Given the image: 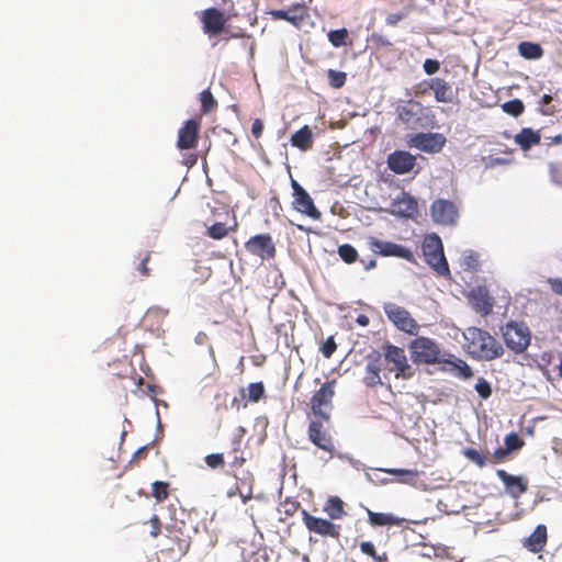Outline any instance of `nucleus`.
Masks as SVG:
<instances>
[{
    "instance_id": "f3484780",
    "label": "nucleus",
    "mask_w": 562,
    "mask_h": 562,
    "mask_svg": "<svg viewBox=\"0 0 562 562\" xmlns=\"http://www.w3.org/2000/svg\"><path fill=\"white\" fill-rule=\"evenodd\" d=\"M201 122L190 119L184 122L178 132L177 148L180 150L193 149L198 145Z\"/></svg>"
},
{
    "instance_id": "7c9ffc66",
    "label": "nucleus",
    "mask_w": 562,
    "mask_h": 562,
    "mask_svg": "<svg viewBox=\"0 0 562 562\" xmlns=\"http://www.w3.org/2000/svg\"><path fill=\"white\" fill-rule=\"evenodd\" d=\"M291 144L301 150H307L313 145V133L307 125H304L291 136Z\"/></svg>"
},
{
    "instance_id": "09e8293b",
    "label": "nucleus",
    "mask_w": 562,
    "mask_h": 562,
    "mask_svg": "<svg viewBox=\"0 0 562 562\" xmlns=\"http://www.w3.org/2000/svg\"><path fill=\"white\" fill-rule=\"evenodd\" d=\"M362 553L371 557L375 562H382V558L378 555L374 544L371 541H363L360 543Z\"/></svg>"
},
{
    "instance_id": "69168bd1",
    "label": "nucleus",
    "mask_w": 562,
    "mask_h": 562,
    "mask_svg": "<svg viewBox=\"0 0 562 562\" xmlns=\"http://www.w3.org/2000/svg\"><path fill=\"white\" fill-rule=\"evenodd\" d=\"M300 508V503L299 502H293L291 503V507H289V509L285 510V513L288 515H292L294 512H296L297 509Z\"/></svg>"
},
{
    "instance_id": "a211bd4d",
    "label": "nucleus",
    "mask_w": 562,
    "mask_h": 562,
    "mask_svg": "<svg viewBox=\"0 0 562 562\" xmlns=\"http://www.w3.org/2000/svg\"><path fill=\"white\" fill-rule=\"evenodd\" d=\"M446 144V137L440 133H418L412 138V145L423 151L439 153Z\"/></svg>"
},
{
    "instance_id": "3c124183",
    "label": "nucleus",
    "mask_w": 562,
    "mask_h": 562,
    "mask_svg": "<svg viewBox=\"0 0 562 562\" xmlns=\"http://www.w3.org/2000/svg\"><path fill=\"white\" fill-rule=\"evenodd\" d=\"M149 525H150V536L153 538H157L160 532H161V522H160V519L157 515H153L149 519Z\"/></svg>"
},
{
    "instance_id": "20e7f679",
    "label": "nucleus",
    "mask_w": 562,
    "mask_h": 562,
    "mask_svg": "<svg viewBox=\"0 0 562 562\" xmlns=\"http://www.w3.org/2000/svg\"><path fill=\"white\" fill-rule=\"evenodd\" d=\"M506 347L515 353H522L530 345L531 331L522 322L510 321L502 327Z\"/></svg>"
},
{
    "instance_id": "a878e982",
    "label": "nucleus",
    "mask_w": 562,
    "mask_h": 562,
    "mask_svg": "<svg viewBox=\"0 0 562 562\" xmlns=\"http://www.w3.org/2000/svg\"><path fill=\"white\" fill-rule=\"evenodd\" d=\"M228 457V467L234 476H236L235 471L243 468L246 463V458L244 457V451L241 450V436L235 437L232 440L231 449L227 451Z\"/></svg>"
},
{
    "instance_id": "4c0bfd02",
    "label": "nucleus",
    "mask_w": 562,
    "mask_h": 562,
    "mask_svg": "<svg viewBox=\"0 0 562 562\" xmlns=\"http://www.w3.org/2000/svg\"><path fill=\"white\" fill-rule=\"evenodd\" d=\"M348 36V31L345 27L334 30L328 33V40L335 47L345 46L347 44Z\"/></svg>"
},
{
    "instance_id": "c9c22d12",
    "label": "nucleus",
    "mask_w": 562,
    "mask_h": 562,
    "mask_svg": "<svg viewBox=\"0 0 562 562\" xmlns=\"http://www.w3.org/2000/svg\"><path fill=\"white\" fill-rule=\"evenodd\" d=\"M170 484L165 481H155L151 484V496L157 503H162L169 497Z\"/></svg>"
},
{
    "instance_id": "aec40b11",
    "label": "nucleus",
    "mask_w": 562,
    "mask_h": 562,
    "mask_svg": "<svg viewBox=\"0 0 562 562\" xmlns=\"http://www.w3.org/2000/svg\"><path fill=\"white\" fill-rule=\"evenodd\" d=\"M496 475L503 482L506 493L513 498H519L528 490V480L524 476L512 475L503 469H498Z\"/></svg>"
},
{
    "instance_id": "473e14b6",
    "label": "nucleus",
    "mask_w": 562,
    "mask_h": 562,
    "mask_svg": "<svg viewBox=\"0 0 562 562\" xmlns=\"http://www.w3.org/2000/svg\"><path fill=\"white\" fill-rule=\"evenodd\" d=\"M518 52L526 59H539L543 56L542 47L532 42H521L518 45Z\"/></svg>"
},
{
    "instance_id": "39448f33",
    "label": "nucleus",
    "mask_w": 562,
    "mask_h": 562,
    "mask_svg": "<svg viewBox=\"0 0 562 562\" xmlns=\"http://www.w3.org/2000/svg\"><path fill=\"white\" fill-rule=\"evenodd\" d=\"M336 380L325 382L311 397V409L315 417L330 422Z\"/></svg>"
},
{
    "instance_id": "6ab92c4d",
    "label": "nucleus",
    "mask_w": 562,
    "mask_h": 562,
    "mask_svg": "<svg viewBox=\"0 0 562 562\" xmlns=\"http://www.w3.org/2000/svg\"><path fill=\"white\" fill-rule=\"evenodd\" d=\"M269 14L273 20H284L296 27L308 16L307 8L302 3H294L286 10H271Z\"/></svg>"
},
{
    "instance_id": "c85d7f7f",
    "label": "nucleus",
    "mask_w": 562,
    "mask_h": 562,
    "mask_svg": "<svg viewBox=\"0 0 562 562\" xmlns=\"http://www.w3.org/2000/svg\"><path fill=\"white\" fill-rule=\"evenodd\" d=\"M367 514L369 524L376 527L401 526L404 521L403 518H397L392 514L375 513L370 509H367Z\"/></svg>"
},
{
    "instance_id": "a19ab883",
    "label": "nucleus",
    "mask_w": 562,
    "mask_h": 562,
    "mask_svg": "<svg viewBox=\"0 0 562 562\" xmlns=\"http://www.w3.org/2000/svg\"><path fill=\"white\" fill-rule=\"evenodd\" d=\"M502 108L504 112L515 117L521 115L525 110L524 102L519 99L507 101L502 105Z\"/></svg>"
},
{
    "instance_id": "1a4fd4ad",
    "label": "nucleus",
    "mask_w": 562,
    "mask_h": 562,
    "mask_svg": "<svg viewBox=\"0 0 562 562\" xmlns=\"http://www.w3.org/2000/svg\"><path fill=\"white\" fill-rule=\"evenodd\" d=\"M324 423L326 422L318 417H315V419L311 420L307 428V437L308 440L318 449L333 454L335 451L334 439L328 429L325 427Z\"/></svg>"
},
{
    "instance_id": "7ed1b4c3",
    "label": "nucleus",
    "mask_w": 562,
    "mask_h": 562,
    "mask_svg": "<svg viewBox=\"0 0 562 562\" xmlns=\"http://www.w3.org/2000/svg\"><path fill=\"white\" fill-rule=\"evenodd\" d=\"M408 349L414 363L436 364L445 360L439 345L428 337L415 338L411 341Z\"/></svg>"
},
{
    "instance_id": "603ef678",
    "label": "nucleus",
    "mask_w": 562,
    "mask_h": 562,
    "mask_svg": "<svg viewBox=\"0 0 562 562\" xmlns=\"http://www.w3.org/2000/svg\"><path fill=\"white\" fill-rule=\"evenodd\" d=\"M423 68L427 75H434L439 70L440 63L436 59L428 58L424 61Z\"/></svg>"
},
{
    "instance_id": "c03bdc74",
    "label": "nucleus",
    "mask_w": 562,
    "mask_h": 562,
    "mask_svg": "<svg viewBox=\"0 0 562 562\" xmlns=\"http://www.w3.org/2000/svg\"><path fill=\"white\" fill-rule=\"evenodd\" d=\"M327 77L329 80V85L335 89H339L342 86H345L346 80H347L346 72L334 70V69H329L327 71Z\"/></svg>"
},
{
    "instance_id": "72a5a7b5",
    "label": "nucleus",
    "mask_w": 562,
    "mask_h": 562,
    "mask_svg": "<svg viewBox=\"0 0 562 562\" xmlns=\"http://www.w3.org/2000/svg\"><path fill=\"white\" fill-rule=\"evenodd\" d=\"M462 454L472 463L479 468L487 465L490 459L486 453L481 452L472 447H467L462 450Z\"/></svg>"
},
{
    "instance_id": "6e6d98bb",
    "label": "nucleus",
    "mask_w": 562,
    "mask_h": 562,
    "mask_svg": "<svg viewBox=\"0 0 562 562\" xmlns=\"http://www.w3.org/2000/svg\"><path fill=\"white\" fill-rule=\"evenodd\" d=\"M405 16H406V14L402 13V12L391 13L386 16L385 22L387 25L395 26Z\"/></svg>"
},
{
    "instance_id": "338daca9",
    "label": "nucleus",
    "mask_w": 562,
    "mask_h": 562,
    "mask_svg": "<svg viewBox=\"0 0 562 562\" xmlns=\"http://www.w3.org/2000/svg\"><path fill=\"white\" fill-rule=\"evenodd\" d=\"M542 113L544 115H552L555 113V109L554 108H551V109H546V110H542Z\"/></svg>"
},
{
    "instance_id": "774afa93",
    "label": "nucleus",
    "mask_w": 562,
    "mask_h": 562,
    "mask_svg": "<svg viewBox=\"0 0 562 562\" xmlns=\"http://www.w3.org/2000/svg\"><path fill=\"white\" fill-rule=\"evenodd\" d=\"M554 144H562V135H557L552 138Z\"/></svg>"
},
{
    "instance_id": "680f3d73",
    "label": "nucleus",
    "mask_w": 562,
    "mask_h": 562,
    "mask_svg": "<svg viewBox=\"0 0 562 562\" xmlns=\"http://www.w3.org/2000/svg\"><path fill=\"white\" fill-rule=\"evenodd\" d=\"M356 322H357V324H359L360 326H363V327H364V326H368V325H369V322H370V321H369V317H368L367 315H364V314H360V315H358V316H357Z\"/></svg>"
},
{
    "instance_id": "49530a36",
    "label": "nucleus",
    "mask_w": 562,
    "mask_h": 562,
    "mask_svg": "<svg viewBox=\"0 0 562 562\" xmlns=\"http://www.w3.org/2000/svg\"><path fill=\"white\" fill-rule=\"evenodd\" d=\"M204 461H205L206 465L213 470L218 469V468H224V465H225L224 453L207 454L204 458Z\"/></svg>"
},
{
    "instance_id": "4be33fe9",
    "label": "nucleus",
    "mask_w": 562,
    "mask_h": 562,
    "mask_svg": "<svg viewBox=\"0 0 562 562\" xmlns=\"http://www.w3.org/2000/svg\"><path fill=\"white\" fill-rule=\"evenodd\" d=\"M428 87L434 91L437 102L451 103L456 99L458 91L443 78L435 77L426 81Z\"/></svg>"
},
{
    "instance_id": "864d4df0",
    "label": "nucleus",
    "mask_w": 562,
    "mask_h": 562,
    "mask_svg": "<svg viewBox=\"0 0 562 562\" xmlns=\"http://www.w3.org/2000/svg\"><path fill=\"white\" fill-rule=\"evenodd\" d=\"M150 259V252H147L139 261L138 266H137V270L139 271V273L143 276V277H149L150 276V270L147 266L148 261Z\"/></svg>"
},
{
    "instance_id": "4d7b16f0",
    "label": "nucleus",
    "mask_w": 562,
    "mask_h": 562,
    "mask_svg": "<svg viewBox=\"0 0 562 562\" xmlns=\"http://www.w3.org/2000/svg\"><path fill=\"white\" fill-rule=\"evenodd\" d=\"M263 122L260 119H256L251 125V133L256 138L261 137L263 132Z\"/></svg>"
},
{
    "instance_id": "cd10ccee",
    "label": "nucleus",
    "mask_w": 562,
    "mask_h": 562,
    "mask_svg": "<svg viewBox=\"0 0 562 562\" xmlns=\"http://www.w3.org/2000/svg\"><path fill=\"white\" fill-rule=\"evenodd\" d=\"M330 520L342 519L347 516L345 502L338 496H329L323 507Z\"/></svg>"
},
{
    "instance_id": "6e6552de",
    "label": "nucleus",
    "mask_w": 562,
    "mask_h": 562,
    "mask_svg": "<svg viewBox=\"0 0 562 562\" xmlns=\"http://www.w3.org/2000/svg\"><path fill=\"white\" fill-rule=\"evenodd\" d=\"M302 521L306 529L322 537L338 539L340 537V527L329 519L313 516L306 509L301 510Z\"/></svg>"
},
{
    "instance_id": "c756f323",
    "label": "nucleus",
    "mask_w": 562,
    "mask_h": 562,
    "mask_svg": "<svg viewBox=\"0 0 562 562\" xmlns=\"http://www.w3.org/2000/svg\"><path fill=\"white\" fill-rule=\"evenodd\" d=\"M541 136L539 132L533 131L530 127L522 128L515 136V142L520 146L522 150H529L532 146L540 144Z\"/></svg>"
},
{
    "instance_id": "a18cd8bd",
    "label": "nucleus",
    "mask_w": 562,
    "mask_h": 562,
    "mask_svg": "<svg viewBox=\"0 0 562 562\" xmlns=\"http://www.w3.org/2000/svg\"><path fill=\"white\" fill-rule=\"evenodd\" d=\"M524 445V440L516 432H510L505 437V448L509 453L521 449Z\"/></svg>"
},
{
    "instance_id": "dca6fc26",
    "label": "nucleus",
    "mask_w": 562,
    "mask_h": 562,
    "mask_svg": "<svg viewBox=\"0 0 562 562\" xmlns=\"http://www.w3.org/2000/svg\"><path fill=\"white\" fill-rule=\"evenodd\" d=\"M228 18L216 8H207L200 14L203 32L207 35H217L225 31Z\"/></svg>"
},
{
    "instance_id": "052dcab7",
    "label": "nucleus",
    "mask_w": 562,
    "mask_h": 562,
    "mask_svg": "<svg viewBox=\"0 0 562 562\" xmlns=\"http://www.w3.org/2000/svg\"><path fill=\"white\" fill-rule=\"evenodd\" d=\"M146 454H147V447H146V446H144V447L139 448V449H138V450L133 454L131 462H134V461H136V460H137V459H139V458H145V457H146Z\"/></svg>"
},
{
    "instance_id": "412c9836",
    "label": "nucleus",
    "mask_w": 562,
    "mask_h": 562,
    "mask_svg": "<svg viewBox=\"0 0 562 562\" xmlns=\"http://www.w3.org/2000/svg\"><path fill=\"white\" fill-rule=\"evenodd\" d=\"M415 165L416 158L405 150H396L387 157L389 168L397 175H404L412 171Z\"/></svg>"
},
{
    "instance_id": "13d9d810",
    "label": "nucleus",
    "mask_w": 562,
    "mask_h": 562,
    "mask_svg": "<svg viewBox=\"0 0 562 562\" xmlns=\"http://www.w3.org/2000/svg\"><path fill=\"white\" fill-rule=\"evenodd\" d=\"M198 162V155L194 153H189L183 156L182 164L188 168L193 167Z\"/></svg>"
},
{
    "instance_id": "ddd939ff",
    "label": "nucleus",
    "mask_w": 562,
    "mask_h": 562,
    "mask_svg": "<svg viewBox=\"0 0 562 562\" xmlns=\"http://www.w3.org/2000/svg\"><path fill=\"white\" fill-rule=\"evenodd\" d=\"M383 349L385 360L393 364L390 371H394L396 378H409L412 367L407 361L404 349L391 344L385 345Z\"/></svg>"
},
{
    "instance_id": "9b49d317",
    "label": "nucleus",
    "mask_w": 562,
    "mask_h": 562,
    "mask_svg": "<svg viewBox=\"0 0 562 562\" xmlns=\"http://www.w3.org/2000/svg\"><path fill=\"white\" fill-rule=\"evenodd\" d=\"M291 186L293 189V209L313 220H319L322 213L315 206L314 201L307 191L296 180H292Z\"/></svg>"
},
{
    "instance_id": "f257e3e1",
    "label": "nucleus",
    "mask_w": 562,
    "mask_h": 562,
    "mask_svg": "<svg viewBox=\"0 0 562 562\" xmlns=\"http://www.w3.org/2000/svg\"><path fill=\"white\" fill-rule=\"evenodd\" d=\"M463 336L469 355L475 359L492 361L504 355L502 344L482 328L469 327Z\"/></svg>"
},
{
    "instance_id": "79ce46f5",
    "label": "nucleus",
    "mask_w": 562,
    "mask_h": 562,
    "mask_svg": "<svg viewBox=\"0 0 562 562\" xmlns=\"http://www.w3.org/2000/svg\"><path fill=\"white\" fill-rule=\"evenodd\" d=\"M248 401L257 403L265 397V385L262 382L250 383L248 385Z\"/></svg>"
},
{
    "instance_id": "bb28decb",
    "label": "nucleus",
    "mask_w": 562,
    "mask_h": 562,
    "mask_svg": "<svg viewBox=\"0 0 562 562\" xmlns=\"http://www.w3.org/2000/svg\"><path fill=\"white\" fill-rule=\"evenodd\" d=\"M381 364L380 357L376 356L374 359L368 361L364 370L363 382L369 387H375L382 384L380 376Z\"/></svg>"
},
{
    "instance_id": "5fc2aeb1",
    "label": "nucleus",
    "mask_w": 562,
    "mask_h": 562,
    "mask_svg": "<svg viewBox=\"0 0 562 562\" xmlns=\"http://www.w3.org/2000/svg\"><path fill=\"white\" fill-rule=\"evenodd\" d=\"M508 454L509 452L505 447L497 448L492 454L493 462H502L507 458Z\"/></svg>"
},
{
    "instance_id": "f03ea898",
    "label": "nucleus",
    "mask_w": 562,
    "mask_h": 562,
    "mask_svg": "<svg viewBox=\"0 0 562 562\" xmlns=\"http://www.w3.org/2000/svg\"><path fill=\"white\" fill-rule=\"evenodd\" d=\"M422 252L425 261L442 277L450 276L449 265L443 254V245L437 234L426 235L422 244Z\"/></svg>"
},
{
    "instance_id": "f8f14e48",
    "label": "nucleus",
    "mask_w": 562,
    "mask_h": 562,
    "mask_svg": "<svg viewBox=\"0 0 562 562\" xmlns=\"http://www.w3.org/2000/svg\"><path fill=\"white\" fill-rule=\"evenodd\" d=\"M368 245L370 249L376 255L383 257H397L409 262H416L414 254L402 245L392 241L380 240L375 237H370Z\"/></svg>"
},
{
    "instance_id": "2f4dec72",
    "label": "nucleus",
    "mask_w": 562,
    "mask_h": 562,
    "mask_svg": "<svg viewBox=\"0 0 562 562\" xmlns=\"http://www.w3.org/2000/svg\"><path fill=\"white\" fill-rule=\"evenodd\" d=\"M442 363L449 364L450 370L464 380L470 379L473 375L471 367L462 359L456 358L454 360L445 359Z\"/></svg>"
},
{
    "instance_id": "e2e57ef3",
    "label": "nucleus",
    "mask_w": 562,
    "mask_h": 562,
    "mask_svg": "<svg viewBox=\"0 0 562 562\" xmlns=\"http://www.w3.org/2000/svg\"><path fill=\"white\" fill-rule=\"evenodd\" d=\"M361 262L363 263V268L364 270H371V269H374L376 267V260L375 259H370L369 261H364V260H361Z\"/></svg>"
},
{
    "instance_id": "f704fd0d",
    "label": "nucleus",
    "mask_w": 562,
    "mask_h": 562,
    "mask_svg": "<svg viewBox=\"0 0 562 562\" xmlns=\"http://www.w3.org/2000/svg\"><path fill=\"white\" fill-rule=\"evenodd\" d=\"M460 266L464 271H470V272L479 271V269H480L479 254L473 250L465 251L461 257Z\"/></svg>"
},
{
    "instance_id": "b1692460",
    "label": "nucleus",
    "mask_w": 562,
    "mask_h": 562,
    "mask_svg": "<svg viewBox=\"0 0 562 562\" xmlns=\"http://www.w3.org/2000/svg\"><path fill=\"white\" fill-rule=\"evenodd\" d=\"M548 541V530L546 525H538L533 532L524 539L522 546L525 549H527L531 553H539L541 552Z\"/></svg>"
},
{
    "instance_id": "e433bc0d",
    "label": "nucleus",
    "mask_w": 562,
    "mask_h": 562,
    "mask_svg": "<svg viewBox=\"0 0 562 562\" xmlns=\"http://www.w3.org/2000/svg\"><path fill=\"white\" fill-rule=\"evenodd\" d=\"M338 255L346 263H353L358 259L357 249L350 244H342L338 247Z\"/></svg>"
},
{
    "instance_id": "ea45409f",
    "label": "nucleus",
    "mask_w": 562,
    "mask_h": 562,
    "mask_svg": "<svg viewBox=\"0 0 562 562\" xmlns=\"http://www.w3.org/2000/svg\"><path fill=\"white\" fill-rule=\"evenodd\" d=\"M200 101L203 113H209L217 106V101L209 89L203 90L200 93Z\"/></svg>"
},
{
    "instance_id": "58836bf2",
    "label": "nucleus",
    "mask_w": 562,
    "mask_h": 562,
    "mask_svg": "<svg viewBox=\"0 0 562 562\" xmlns=\"http://www.w3.org/2000/svg\"><path fill=\"white\" fill-rule=\"evenodd\" d=\"M385 472L400 476V483H409L418 476V471L411 469H389Z\"/></svg>"
},
{
    "instance_id": "bf43d9fd",
    "label": "nucleus",
    "mask_w": 562,
    "mask_h": 562,
    "mask_svg": "<svg viewBox=\"0 0 562 562\" xmlns=\"http://www.w3.org/2000/svg\"><path fill=\"white\" fill-rule=\"evenodd\" d=\"M548 283L554 293L562 295V279H549Z\"/></svg>"
},
{
    "instance_id": "9d476101",
    "label": "nucleus",
    "mask_w": 562,
    "mask_h": 562,
    "mask_svg": "<svg viewBox=\"0 0 562 562\" xmlns=\"http://www.w3.org/2000/svg\"><path fill=\"white\" fill-rule=\"evenodd\" d=\"M245 249L261 260H272L276 258L277 248L270 234H258L250 237L245 243Z\"/></svg>"
},
{
    "instance_id": "4468645a",
    "label": "nucleus",
    "mask_w": 562,
    "mask_h": 562,
    "mask_svg": "<svg viewBox=\"0 0 562 562\" xmlns=\"http://www.w3.org/2000/svg\"><path fill=\"white\" fill-rule=\"evenodd\" d=\"M431 217L435 223L440 225H453L459 217L457 205L445 199H438L432 202L430 207Z\"/></svg>"
},
{
    "instance_id": "423d86ee",
    "label": "nucleus",
    "mask_w": 562,
    "mask_h": 562,
    "mask_svg": "<svg viewBox=\"0 0 562 562\" xmlns=\"http://www.w3.org/2000/svg\"><path fill=\"white\" fill-rule=\"evenodd\" d=\"M383 311L398 330L412 336L418 334L419 325L406 308L395 303H385Z\"/></svg>"
},
{
    "instance_id": "0e129e2a",
    "label": "nucleus",
    "mask_w": 562,
    "mask_h": 562,
    "mask_svg": "<svg viewBox=\"0 0 562 562\" xmlns=\"http://www.w3.org/2000/svg\"><path fill=\"white\" fill-rule=\"evenodd\" d=\"M552 100L553 99H552V97L550 94H543L541 100H540V104L542 106H547V105H549L552 102Z\"/></svg>"
},
{
    "instance_id": "0eeeda50",
    "label": "nucleus",
    "mask_w": 562,
    "mask_h": 562,
    "mask_svg": "<svg viewBox=\"0 0 562 562\" xmlns=\"http://www.w3.org/2000/svg\"><path fill=\"white\" fill-rule=\"evenodd\" d=\"M166 538L169 541L168 549L179 554H184L190 548L191 537L184 521H172L166 527Z\"/></svg>"
},
{
    "instance_id": "37998d69",
    "label": "nucleus",
    "mask_w": 562,
    "mask_h": 562,
    "mask_svg": "<svg viewBox=\"0 0 562 562\" xmlns=\"http://www.w3.org/2000/svg\"><path fill=\"white\" fill-rule=\"evenodd\" d=\"M227 235L228 227L222 222H216L207 228V236L213 239L220 240L226 237Z\"/></svg>"
},
{
    "instance_id": "393cba45",
    "label": "nucleus",
    "mask_w": 562,
    "mask_h": 562,
    "mask_svg": "<svg viewBox=\"0 0 562 562\" xmlns=\"http://www.w3.org/2000/svg\"><path fill=\"white\" fill-rule=\"evenodd\" d=\"M422 111V104L418 101L408 100L396 108V114L406 125H413L418 119V114Z\"/></svg>"
},
{
    "instance_id": "8fccbe9b",
    "label": "nucleus",
    "mask_w": 562,
    "mask_h": 562,
    "mask_svg": "<svg viewBox=\"0 0 562 562\" xmlns=\"http://www.w3.org/2000/svg\"><path fill=\"white\" fill-rule=\"evenodd\" d=\"M337 345L334 337H328L321 346L319 350L325 358H330L336 351Z\"/></svg>"
},
{
    "instance_id": "5701e85b",
    "label": "nucleus",
    "mask_w": 562,
    "mask_h": 562,
    "mask_svg": "<svg viewBox=\"0 0 562 562\" xmlns=\"http://www.w3.org/2000/svg\"><path fill=\"white\" fill-rule=\"evenodd\" d=\"M391 212L397 216L412 217L417 212V202L409 193L402 191L391 203Z\"/></svg>"
},
{
    "instance_id": "2eb2a0df",
    "label": "nucleus",
    "mask_w": 562,
    "mask_h": 562,
    "mask_svg": "<svg viewBox=\"0 0 562 562\" xmlns=\"http://www.w3.org/2000/svg\"><path fill=\"white\" fill-rule=\"evenodd\" d=\"M471 307L481 316H487L493 312L494 299L485 285H477L468 293Z\"/></svg>"
},
{
    "instance_id": "de8ad7c7",
    "label": "nucleus",
    "mask_w": 562,
    "mask_h": 562,
    "mask_svg": "<svg viewBox=\"0 0 562 562\" xmlns=\"http://www.w3.org/2000/svg\"><path fill=\"white\" fill-rule=\"evenodd\" d=\"M474 387L483 400H486L492 395L491 384L484 378H480Z\"/></svg>"
}]
</instances>
